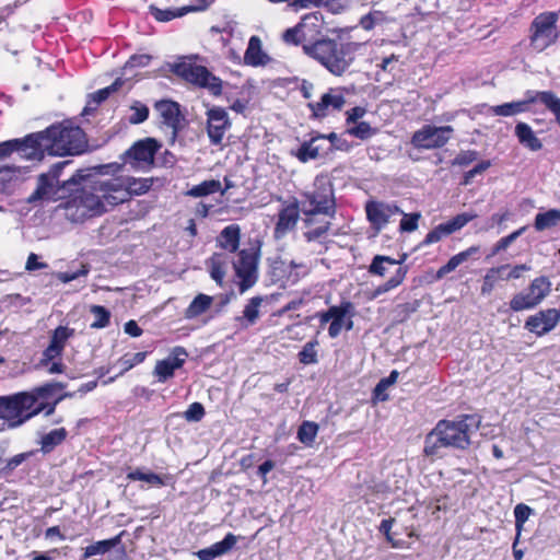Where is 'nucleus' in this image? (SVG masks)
I'll return each mask as SVG.
<instances>
[{"label": "nucleus", "mask_w": 560, "mask_h": 560, "mask_svg": "<svg viewBox=\"0 0 560 560\" xmlns=\"http://www.w3.org/2000/svg\"><path fill=\"white\" fill-rule=\"evenodd\" d=\"M318 345L317 340H312L306 342L302 350L299 353L300 362L303 364H314L317 363V351L316 346Z\"/></svg>", "instance_id": "obj_47"}, {"label": "nucleus", "mask_w": 560, "mask_h": 560, "mask_svg": "<svg viewBox=\"0 0 560 560\" xmlns=\"http://www.w3.org/2000/svg\"><path fill=\"white\" fill-rule=\"evenodd\" d=\"M152 185L149 178L112 177L105 178L104 189L109 208L127 201L132 195L145 194Z\"/></svg>", "instance_id": "obj_6"}, {"label": "nucleus", "mask_w": 560, "mask_h": 560, "mask_svg": "<svg viewBox=\"0 0 560 560\" xmlns=\"http://www.w3.org/2000/svg\"><path fill=\"white\" fill-rule=\"evenodd\" d=\"M145 357H147V352H137V353H133V354H126V355H124L118 361V364L121 365L120 374H122L124 372L129 371L130 369H132L137 364L142 363L144 361Z\"/></svg>", "instance_id": "obj_50"}, {"label": "nucleus", "mask_w": 560, "mask_h": 560, "mask_svg": "<svg viewBox=\"0 0 560 560\" xmlns=\"http://www.w3.org/2000/svg\"><path fill=\"white\" fill-rule=\"evenodd\" d=\"M151 56L147 54L131 56L125 65V69L147 67L151 61Z\"/></svg>", "instance_id": "obj_61"}, {"label": "nucleus", "mask_w": 560, "mask_h": 560, "mask_svg": "<svg viewBox=\"0 0 560 560\" xmlns=\"http://www.w3.org/2000/svg\"><path fill=\"white\" fill-rule=\"evenodd\" d=\"M303 26L301 24L295 25L292 28H288L282 38L287 44L299 45L302 40Z\"/></svg>", "instance_id": "obj_58"}, {"label": "nucleus", "mask_w": 560, "mask_h": 560, "mask_svg": "<svg viewBox=\"0 0 560 560\" xmlns=\"http://www.w3.org/2000/svg\"><path fill=\"white\" fill-rule=\"evenodd\" d=\"M347 133L360 140H366L376 133V129L372 128L366 121H360L357 125L349 127L347 129Z\"/></svg>", "instance_id": "obj_46"}, {"label": "nucleus", "mask_w": 560, "mask_h": 560, "mask_svg": "<svg viewBox=\"0 0 560 560\" xmlns=\"http://www.w3.org/2000/svg\"><path fill=\"white\" fill-rule=\"evenodd\" d=\"M397 62H398V56L392 54L390 56L383 58L381 63L377 65V67L383 72L393 73Z\"/></svg>", "instance_id": "obj_64"}, {"label": "nucleus", "mask_w": 560, "mask_h": 560, "mask_svg": "<svg viewBox=\"0 0 560 560\" xmlns=\"http://www.w3.org/2000/svg\"><path fill=\"white\" fill-rule=\"evenodd\" d=\"M34 398L27 392L0 397V419L10 429L21 427L33 417L40 413L42 408H33Z\"/></svg>", "instance_id": "obj_5"}, {"label": "nucleus", "mask_w": 560, "mask_h": 560, "mask_svg": "<svg viewBox=\"0 0 560 560\" xmlns=\"http://www.w3.org/2000/svg\"><path fill=\"white\" fill-rule=\"evenodd\" d=\"M558 14L556 12H545L537 15L530 24V46L536 51H542L559 37L557 31Z\"/></svg>", "instance_id": "obj_9"}, {"label": "nucleus", "mask_w": 560, "mask_h": 560, "mask_svg": "<svg viewBox=\"0 0 560 560\" xmlns=\"http://www.w3.org/2000/svg\"><path fill=\"white\" fill-rule=\"evenodd\" d=\"M398 375L399 373L396 370H394L387 377L382 378L373 390L374 398L380 401L387 400L388 396L386 394V390L390 385H393L397 381Z\"/></svg>", "instance_id": "obj_43"}, {"label": "nucleus", "mask_w": 560, "mask_h": 560, "mask_svg": "<svg viewBox=\"0 0 560 560\" xmlns=\"http://www.w3.org/2000/svg\"><path fill=\"white\" fill-rule=\"evenodd\" d=\"M207 133L211 144L220 145L225 132L231 128L228 112L222 107H211L207 110Z\"/></svg>", "instance_id": "obj_14"}, {"label": "nucleus", "mask_w": 560, "mask_h": 560, "mask_svg": "<svg viewBox=\"0 0 560 560\" xmlns=\"http://www.w3.org/2000/svg\"><path fill=\"white\" fill-rule=\"evenodd\" d=\"M551 282L545 277L535 278L527 290L515 294L510 301V307L514 312H522L536 307L550 293Z\"/></svg>", "instance_id": "obj_10"}, {"label": "nucleus", "mask_w": 560, "mask_h": 560, "mask_svg": "<svg viewBox=\"0 0 560 560\" xmlns=\"http://www.w3.org/2000/svg\"><path fill=\"white\" fill-rule=\"evenodd\" d=\"M172 71L189 83L207 89L214 96L222 93V80L213 75L206 67L194 63L188 58L172 66Z\"/></svg>", "instance_id": "obj_8"}, {"label": "nucleus", "mask_w": 560, "mask_h": 560, "mask_svg": "<svg viewBox=\"0 0 560 560\" xmlns=\"http://www.w3.org/2000/svg\"><path fill=\"white\" fill-rule=\"evenodd\" d=\"M480 423L481 418L478 415H463L456 420H440L425 436L424 454L442 457L446 448L466 450Z\"/></svg>", "instance_id": "obj_2"}, {"label": "nucleus", "mask_w": 560, "mask_h": 560, "mask_svg": "<svg viewBox=\"0 0 560 560\" xmlns=\"http://www.w3.org/2000/svg\"><path fill=\"white\" fill-rule=\"evenodd\" d=\"M262 302V296H254L248 301L244 307L243 315L235 318L242 328H247L257 322L259 318V307Z\"/></svg>", "instance_id": "obj_28"}, {"label": "nucleus", "mask_w": 560, "mask_h": 560, "mask_svg": "<svg viewBox=\"0 0 560 560\" xmlns=\"http://www.w3.org/2000/svg\"><path fill=\"white\" fill-rule=\"evenodd\" d=\"M241 229L237 224H230L225 226L218 236V244L223 249L234 253L240 245Z\"/></svg>", "instance_id": "obj_26"}, {"label": "nucleus", "mask_w": 560, "mask_h": 560, "mask_svg": "<svg viewBox=\"0 0 560 560\" xmlns=\"http://www.w3.org/2000/svg\"><path fill=\"white\" fill-rule=\"evenodd\" d=\"M187 357L188 353L185 348L175 347L165 360L170 362L174 370H177L183 366Z\"/></svg>", "instance_id": "obj_53"}, {"label": "nucleus", "mask_w": 560, "mask_h": 560, "mask_svg": "<svg viewBox=\"0 0 560 560\" xmlns=\"http://www.w3.org/2000/svg\"><path fill=\"white\" fill-rule=\"evenodd\" d=\"M221 190V183L215 179L205 180L187 191L190 197L199 198Z\"/></svg>", "instance_id": "obj_40"}, {"label": "nucleus", "mask_w": 560, "mask_h": 560, "mask_svg": "<svg viewBox=\"0 0 560 560\" xmlns=\"http://www.w3.org/2000/svg\"><path fill=\"white\" fill-rule=\"evenodd\" d=\"M303 211L305 214L334 215L336 210L334 188L325 177L317 176L314 188L303 194Z\"/></svg>", "instance_id": "obj_7"}, {"label": "nucleus", "mask_w": 560, "mask_h": 560, "mask_svg": "<svg viewBox=\"0 0 560 560\" xmlns=\"http://www.w3.org/2000/svg\"><path fill=\"white\" fill-rule=\"evenodd\" d=\"M365 212L368 220L376 231H381L393 215L402 213L396 205L378 201H369L365 205Z\"/></svg>", "instance_id": "obj_16"}, {"label": "nucleus", "mask_w": 560, "mask_h": 560, "mask_svg": "<svg viewBox=\"0 0 560 560\" xmlns=\"http://www.w3.org/2000/svg\"><path fill=\"white\" fill-rule=\"evenodd\" d=\"M207 267L209 268L210 277L219 285L222 287L224 277L226 275L229 259L224 254L214 253L208 260Z\"/></svg>", "instance_id": "obj_25"}, {"label": "nucleus", "mask_w": 560, "mask_h": 560, "mask_svg": "<svg viewBox=\"0 0 560 560\" xmlns=\"http://www.w3.org/2000/svg\"><path fill=\"white\" fill-rule=\"evenodd\" d=\"M154 107L159 113L161 124L171 129V141L174 143L185 120L180 113L179 104L170 100H162L156 102Z\"/></svg>", "instance_id": "obj_15"}, {"label": "nucleus", "mask_w": 560, "mask_h": 560, "mask_svg": "<svg viewBox=\"0 0 560 560\" xmlns=\"http://www.w3.org/2000/svg\"><path fill=\"white\" fill-rule=\"evenodd\" d=\"M267 58L261 49V42L257 36H252L248 42L247 49L244 55V61L249 66H260L265 63Z\"/></svg>", "instance_id": "obj_33"}, {"label": "nucleus", "mask_w": 560, "mask_h": 560, "mask_svg": "<svg viewBox=\"0 0 560 560\" xmlns=\"http://www.w3.org/2000/svg\"><path fill=\"white\" fill-rule=\"evenodd\" d=\"M318 432V424L313 421H304L298 430V439L306 446H311Z\"/></svg>", "instance_id": "obj_41"}, {"label": "nucleus", "mask_w": 560, "mask_h": 560, "mask_svg": "<svg viewBox=\"0 0 560 560\" xmlns=\"http://www.w3.org/2000/svg\"><path fill=\"white\" fill-rule=\"evenodd\" d=\"M478 158V153L474 150H467L459 152L456 158L454 159L453 164L460 165V166H467L474 161H476Z\"/></svg>", "instance_id": "obj_62"}, {"label": "nucleus", "mask_w": 560, "mask_h": 560, "mask_svg": "<svg viewBox=\"0 0 560 560\" xmlns=\"http://www.w3.org/2000/svg\"><path fill=\"white\" fill-rule=\"evenodd\" d=\"M404 217L400 221V231L401 232H413L417 230L418 228V221L420 219V213H411V214H406V213H401Z\"/></svg>", "instance_id": "obj_57"}, {"label": "nucleus", "mask_w": 560, "mask_h": 560, "mask_svg": "<svg viewBox=\"0 0 560 560\" xmlns=\"http://www.w3.org/2000/svg\"><path fill=\"white\" fill-rule=\"evenodd\" d=\"M70 160L54 164L47 173L40 174L36 189L27 197L28 203H36L52 198L60 187L84 183L66 202L59 207L65 210V217L72 223H82L88 219L102 215L108 210L107 194L102 191L105 178L94 177L108 173L112 165H97L86 170H78L69 179L59 180L60 172Z\"/></svg>", "instance_id": "obj_1"}, {"label": "nucleus", "mask_w": 560, "mask_h": 560, "mask_svg": "<svg viewBox=\"0 0 560 560\" xmlns=\"http://www.w3.org/2000/svg\"><path fill=\"white\" fill-rule=\"evenodd\" d=\"M160 147L153 138L139 140L122 154L124 163L138 170L149 168L153 164L154 155Z\"/></svg>", "instance_id": "obj_12"}, {"label": "nucleus", "mask_w": 560, "mask_h": 560, "mask_svg": "<svg viewBox=\"0 0 560 560\" xmlns=\"http://www.w3.org/2000/svg\"><path fill=\"white\" fill-rule=\"evenodd\" d=\"M346 100L342 94L325 93L319 102L310 103L313 116L316 118H324L327 116L329 108L340 110L345 105Z\"/></svg>", "instance_id": "obj_22"}, {"label": "nucleus", "mask_w": 560, "mask_h": 560, "mask_svg": "<svg viewBox=\"0 0 560 560\" xmlns=\"http://www.w3.org/2000/svg\"><path fill=\"white\" fill-rule=\"evenodd\" d=\"M326 140L329 142L325 147V154L331 153L334 150L348 151L349 144L347 140L341 139L336 132L325 135Z\"/></svg>", "instance_id": "obj_49"}, {"label": "nucleus", "mask_w": 560, "mask_h": 560, "mask_svg": "<svg viewBox=\"0 0 560 560\" xmlns=\"http://www.w3.org/2000/svg\"><path fill=\"white\" fill-rule=\"evenodd\" d=\"M475 218H477V214L475 212H464L451 219L450 222L456 232L464 228L467 223L472 221Z\"/></svg>", "instance_id": "obj_60"}, {"label": "nucleus", "mask_w": 560, "mask_h": 560, "mask_svg": "<svg viewBox=\"0 0 560 560\" xmlns=\"http://www.w3.org/2000/svg\"><path fill=\"white\" fill-rule=\"evenodd\" d=\"M91 314L94 316V322L91 324L93 329H102L109 325L110 312L102 305H92L90 307Z\"/></svg>", "instance_id": "obj_42"}, {"label": "nucleus", "mask_w": 560, "mask_h": 560, "mask_svg": "<svg viewBox=\"0 0 560 560\" xmlns=\"http://www.w3.org/2000/svg\"><path fill=\"white\" fill-rule=\"evenodd\" d=\"M533 513V510L524 504L520 503L514 508V516H515V526L517 530V536L523 529L524 523L528 520L529 515Z\"/></svg>", "instance_id": "obj_51"}, {"label": "nucleus", "mask_w": 560, "mask_h": 560, "mask_svg": "<svg viewBox=\"0 0 560 560\" xmlns=\"http://www.w3.org/2000/svg\"><path fill=\"white\" fill-rule=\"evenodd\" d=\"M66 388V384L61 382H48L27 392L34 398V406L38 399L56 398L60 392Z\"/></svg>", "instance_id": "obj_31"}, {"label": "nucleus", "mask_w": 560, "mask_h": 560, "mask_svg": "<svg viewBox=\"0 0 560 560\" xmlns=\"http://www.w3.org/2000/svg\"><path fill=\"white\" fill-rule=\"evenodd\" d=\"M128 480H141L152 486L162 487L165 485L163 478L154 472H143L136 469L127 474Z\"/></svg>", "instance_id": "obj_44"}, {"label": "nucleus", "mask_w": 560, "mask_h": 560, "mask_svg": "<svg viewBox=\"0 0 560 560\" xmlns=\"http://www.w3.org/2000/svg\"><path fill=\"white\" fill-rule=\"evenodd\" d=\"M34 136L30 135L24 139H12L0 142V159H4L15 153L21 159L36 160Z\"/></svg>", "instance_id": "obj_18"}, {"label": "nucleus", "mask_w": 560, "mask_h": 560, "mask_svg": "<svg viewBox=\"0 0 560 560\" xmlns=\"http://www.w3.org/2000/svg\"><path fill=\"white\" fill-rule=\"evenodd\" d=\"M406 273H407V267L397 268L395 275L390 279H388L383 285L378 287L376 292L385 293V292H388V291L395 289L404 281Z\"/></svg>", "instance_id": "obj_48"}, {"label": "nucleus", "mask_w": 560, "mask_h": 560, "mask_svg": "<svg viewBox=\"0 0 560 560\" xmlns=\"http://www.w3.org/2000/svg\"><path fill=\"white\" fill-rule=\"evenodd\" d=\"M237 542V537L229 533L225 537L210 547L200 549L196 552L199 560H213L231 551Z\"/></svg>", "instance_id": "obj_21"}, {"label": "nucleus", "mask_w": 560, "mask_h": 560, "mask_svg": "<svg viewBox=\"0 0 560 560\" xmlns=\"http://www.w3.org/2000/svg\"><path fill=\"white\" fill-rule=\"evenodd\" d=\"M36 149V160L44 152L50 155H78L86 148L85 133L80 127L54 125L46 130L33 133Z\"/></svg>", "instance_id": "obj_3"}, {"label": "nucleus", "mask_w": 560, "mask_h": 560, "mask_svg": "<svg viewBox=\"0 0 560 560\" xmlns=\"http://www.w3.org/2000/svg\"><path fill=\"white\" fill-rule=\"evenodd\" d=\"M27 173V167L0 165V192L11 194L15 184Z\"/></svg>", "instance_id": "obj_24"}, {"label": "nucleus", "mask_w": 560, "mask_h": 560, "mask_svg": "<svg viewBox=\"0 0 560 560\" xmlns=\"http://www.w3.org/2000/svg\"><path fill=\"white\" fill-rule=\"evenodd\" d=\"M122 534L124 532H121L120 534L110 539L100 540L88 546L84 549L83 559H88L96 555H105L110 549H113L114 547L118 546L121 542Z\"/></svg>", "instance_id": "obj_34"}, {"label": "nucleus", "mask_w": 560, "mask_h": 560, "mask_svg": "<svg viewBox=\"0 0 560 560\" xmlns=\"http://www.w3.org/2000/svg\"><path fill=\"white\" fill-rule=\"evenodd\" d=\"M212 301L213 299L210 295L203 293L198 294L185 310V317L187 319L198 317L199 315L203 314L209 310V307L212 304Z\"/></svg>", "instance_id": "obj_35"}, {"label": "nucleus", "mask_w": 560, "mask_h": 560, "mask_svg": "<svg viewBox=\"0 0 560 560\" xmlns=\"http://www.w3.org/2000/svg\"><path fill=\"white\" fill-rule=\"evenodd\" d=\"M90 272V267L85 264L81 265V268L78 271L74 272H59L57 273V279L61 281L62 283L71 282L80 277H85Z\"/></svg>", "instance_id": "obj_56"}, {"label": "nucleus", "mask_w": 560, "mask_h": 560, "mask_svg": "<svg viewBox=\"0 0 560 560\" xmlns=\"http://www.w3.org/2000/svg\"><path fill=\"white\" fill-rule=\"evenodd\" d=\"M68 432L65 428L51 430L40 439V450L43 453H50L56 446L60 445L67 438Z\"/></svg>", "instance_id": "obj_37"}, {"label": "nucleus", "mask_w": 560, "mask_h": 560, "mask_svg": "<svg viewBox=\"0 0 560 560\" xmlns=\"http://www.w3.org/2000/svg\"><path fill=\"white\" fill-rule=\"evenodd\" d=\"M121 82H120V79H117L113 84H110L109 86L107 88H104V89H101L92 94L89 95V101L85 105V107L83 108L82 110V115L83 116H86V115H91L93 112L96 110L97 106L104 102L105 100H107V97L113 93V92H116L119 86H120Z\"/></svg>", "instance_id": "obj_27"}, {"label": "nucleus", "mask_w": 560, "mask_h": 560, "mask_svg": "<svg viewBox=\"0 0 560 560\" xmlns=\"http://www.w3.org/2000/svg\"><path fill=\"white\" fill-rule=\"evenodd\" d=\"M398 262L399 261H396V259L389 256L376 255L369 267V272L372 275L384 276L386 272L385 264L395 266Z\"/></svg>", "instance_id": "obj_45"}, {"label": "nucleus", "mask_w": 560, "mask_h": 560, "mask_svg": "<svg viewBox=\"0 0 560 560\" xmlns=\"http://www.w3.org/2000/svg\"><path fill=\"white\" fill-rule=\"evenodd\" d=\"M325 135L316 132L310 140L302 142L293 155L302 163L316 160L320 155L325 154Z\"/></svg>", "instance_id": "obj_20"}, {"label": "nucleus", "mask_w": 560, "mask_h": 560, "mask_svg": "<svg viewBox=\"0 0 560 560\" xmlns=\"http://www.w3.org/2000/svg\"><path fill=\"white\" fill-rule=\"evenodd\" d=\"M530 91L526 93V100L504 103L501 105L492 106L491 112L497 116H514L524 113L528 109Z\"/></svg>", "instance_id": "obj_30"}, {"label": "nucleus", "mask_w": 560, "mask_h": 560, "mask_svg": "<svg viewBox=\"0 0 560 560\" xmlns=\"http://www.w3.org/2000/svg\"><path fill=\"white\" fill-rule=\"evenodd\" d=\"M361 47L362 44L359 43L322 38L313 44L303 45V50L331 74L340 77L349 70Z\"/></svg>", "instance_id": "obj_4"}, {"label": "nucleus", "mask_w": 560, "mask_h": 560, "mask_svg": "<svg viewBox=\"0 0 560 560\" xmlns=\"http://www.w3.org/2000/svg\"><path fill=\"white\" fill-rule=\"evenodd\" d=\"M200 2L202 5H184L182 8L165 10L150 5V13L160 22H168L173 19L182 18L189 12L205 10L208 7V2L206 0H201Z\"/></svg>", "instance_id": "obj_23"}, {"label": "nucleus", "mask_w": 560, "mask_h": 560, "mask_svg": "<svg viewBox=\"0 0 560 560\" xmlns=\"http://www.w3.org/2000/svg\"><path fill=\"white\" fill-rule=\"evenodd\" d=\"M174 372L175 370L173 366L164 359L156 362L153 373L158 377L159 382L164 383L174 376Z\"/></svg>", "instance_id": "obj_52"}, {"label": "nucleus", "mask_w": 560, "mask_h": 560, "mask_svg": "<svg viewBox=\"0 0 560 560\" xmlns=\"http://www.w3.org/2000/svg\"><path fill=\"white\" fill-rule=\"evenodd\" d=\"M354 314L355 307L353 303L348 300L341 301L339 305L330 306L329 315L331 317V323L328 328L329 337L337 338L343 328V320L347 317H353Z\"/></svg>", "instance_id": "obj_19"}, {"label": "nucleus", "mask_w": 560, "mask_h": 560, "mask_svg": "<svg viewBox=\"0 0 560 560\" xmlns=\"http://www.w3.org/2000/svg\"><path fill=\"white\" fill-rule=\"evenodd\" d=\"M74 336V329L68 326H58L52 330L50 342L43 351L42 364H47L50 361L59 358L67 345V341Z\"/></svg>", "instance_id": "obj_17"}, {"label": "nucleus", "mask_w": 560, "mask_h": 560, "mask_svg": "<svg viewBox=\"0 0 560 560\" xmlns=\"http://www.w3.org/2000/svg\"><path fill=\"white\" fill-rule=\"evenodd\" d=\"M453 132L454 128L448 125L441 127L424 125L413 132L410 143L419 150L440 149L450 141Z\"/></svg>", "instance_id": "obj_11"}, {"label": "nucleus", "mask_w": 560, "mask_h": 560, "mask_svg": "<svg viewBox=\"0 0 560 560\" xmlns=\"http://www.w3.org/2000/svg\"><path fill=\"white\" fill-rule=\"evenodd\" d=\"M131 110L133 112L132 115L129 117V121L131 124H142L148 119L149 108L145 105L136 103V105L131 107Z\"/></svg>", "instance_id": "obj_55"}, {"label": "nucleus", "mask_w": 560, "mask_h": 560, "mask_svg": "<svg viewBox=\"0 0 560 560\" xmlns=\"http://www.w3.org/2000/svg\"><path fill=\"white\" fill-rule=\"evenodd\" d=\"M383 14L378 11H375L362 16L360 20V25L362 26V28L370 31L376 24H380L383 21Z\"/></svg>", "instance_id": "obj_59"}, {"label": "nucleus", "mask_w": 560, "mask_h": 560, "mask_svg": "<svg viewBox=\"0 0 560 560\" xmlns=\"http://www.w3.org/2000/svg\"><path fill=\"white\" fill-rule=\"evenodd\" d=\"M299 219V209L296 205H290L283 208L278 218L276 231L287 233L293 229Z\"/></svg>", "instance_id": "obj_32"}, {"label": "nucleus", "mask_w": 560, "mask_h": 560, "mask_svg": "<svg viewBox=\"0 0 560 560\" xmlns=\"http://www.w3.org/2000/svg\"><path fill=\"white\" fill-rule=\"evenodd\" d=\"M509 267H510L509 265H502L499 267L490 268L487 271V273L483 277L481 288H480L481 295L487 296V295L491 294V292L493 291V289L495 287V283L500 279L501 272L504 271L505 269H508Z\"/></svg>", "instance_id": "obj_39"}, {"label": "nucleus", "mask_w": 560, "mask_h": 560, "mask_svg": "<svg viewBox=\"0 0 560 560\" xmlns=\"http://www.w3.org/2000/svg\"><path fill=\"white\" fill-rule=\"evenodd\" d=\"M529 102H540L544 104L555 116L560 114V98L550 91L530 92Z\"/></svg>", "instance_id": "obj_36"}, {"label": "nucleus", "mask_w": 560, "mask_h": 560, "mask_svg": "<svg viewBox=\"0 0 560 560\" xmlns=\"http://www.w3.org/2000/svg\"><path fill=\"white\" fill-rule=\"evenodd\" d=\"M490 167V162L489 161H482L480 162L479 164H477L474 168H471L470 171L466 172L465 175H464V180H463V184L464 185H468L470 184L471 179L476 176V175H479L481 173H483L487 168Z\"/></svg>", "instance_id": "obj_63"}, {"label": "nucleus", "mask_w": 560, "mask_h": 560, "mask_svg": "<svg viewBox=\"0 0 560 560\" xmlns=\"http://www.w3.org/2000/svg\"><path fill=\"white\" fill-rule=\"evenodd\" d=\"M205 408L200 402H192L188 409L184 412V418L188 422H199L205 417Z\"/></svg>", "instance_id": "obj_54"}, {"label": "nucleus", "mask_w": 560, "mask_h": 560, "mask_svg": "<svg viewBox=\"0 0 560 560\" xmlns=\"http://www.w3.org/2000/svg\"><path fill=\"white\" fill-rule=\"evenodd\" d=\"M560 223V210L550 209L545 212H539L535 217L534 226L537 231H545L557 226Z\"/></svg>", "instance_id": "obj_38"}, {"label": "nucleus", "mask_w": 560, "mask_h": 560, "mask_svg": "<svg viewBox=\"0 0 560 560\" xmlns=\"http://www.w3.org/2000/svg\"><path fill=\"white\" fill-rule=\"evenodd\" d=\"M258 257L255 253L248 249L240 250L237 259L233 261V267L236 277L240 279L238 289L240 293H245L248 289L255 285L258 279Z\"/></svg>", "instance_id": "obj_13"}, {"label": "nucleus", "mask_w": 560, "mask_h": 560, "mask_svg": "<svg viewBox=\"0 0 560 560\" xmlns=\"http://www.w3.org/2000/svg\"><path fill=\"white\" fill-rule=\"evenodd\" d=\"M515 135L520 143L532 151H538L542 147L541 141L536 137L530 126L525 122H518L515 126Z\"/></svg>", "instance_id": "obj_29"}]
</instances>
